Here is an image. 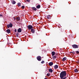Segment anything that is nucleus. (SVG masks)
Wrapping results in <instances>:
<instances>
[{
	"label": "nucleus",
	"instance_id": "39448f33",
	"mask_svg": "<svg viewBox=\"0 0 79 79\" xmlns=\"http://www.w3.org/2000/svg\"><path fill=\"white\" fill-rule=\"evenodd\" d=\"M37 59L39 61H40L41 60V57L40 56H37Z\"/></svg>",
	"mask_w": 79,
	"mask_h": 79
},
{
	"label": "nucleus",
	"instance_id": "2eb2a0df",
	"mask_svg": "<svg viewBox=\"0 0 79 79\" xmlns=\"http://www.w3.org/2000/svg\"><path fill=\"white\" fill-rule=\"evenodd\" d=\"M51 53L52 54V56H54L55 54V52H51Z\"/></svg>",
	"mask_w": 79,
	"mask_h": 79
},
{
	"label": "nucleus",
	"instance_id": "6e6552de",
	"mask_svg": "<svg viewBox=\"0 0 79 79\" xmlns=\"http://www.w3.org/2000/svg\"><path fill=\"white\" fill-rule=\"evenodd\" d=\"M31 32L32 33H34L35 31L34 29H31Z\"/></svg>",
	"mask_w": 79,
	"mask_h": 79
},
{
	"label": "nucleus",
	"instance_id": "7ed1b4c3",
	"mask_svg": "<svg viewBox=\"0 0 79 79\" xmlns=\"http://www.w3.org/2000/svg\"><path fill=\"white\" fill-rule=\"evenodd\" d=\"M73 48H78V46L76 44H73L72 45Z\"/></svg>",
	"mask_w": 79,
	"mask_h": 79
},
{
	"label": "nucleus",
	"instance_id": "ddd939ff",
	"mask_svg": "<svg viewBox=\"0 0 79 79\" xmlns=\"http://www.w3.org/2000/svg\"><path fill=\"white\" fill-rule=\"evenodd\" d=\"M53 70H52V69H49V72L50 73H52Z\"/></svg>",
	"mask_w": 79,
	"mask_h": 79
},
{
	"label": "nucleus",
	"instance_id": "0eeeda50",
	"mask_svg": "<svg viewBox=\"0 0 79 79\" xmlns=\"http://www.w3.org/2000/svg\"><path fill=\"white\" fill-rule=\"evenodd\" d=\"M22 29L21 28H19V29H18L17 30V31L18 32L20 33V32H21L22 31Z\"/></svg>",
	"mask_w": 79,
	"mask_h": 79
},
{
	"label": "nucleus",
	"instance_id": "bb28decb",
	"mask_svg": "<svg viewBox=\"0 0 79 79\" xmlns=\"http://www.w3.org/2000/svg\"><path fill=\"white\" fill-rule=\"evenodd\" d=\"M71 53H73V54H75V52L74 51L71 52Z\"/></svg>",
	"mask_w": 79,
	"mask_h": 79
},
{
	"label": "nucleus",
	"instance_id": "5701e85b",
	"mask_svg": "<svg viewBox=\"0 0 79 79\" xmlns=\"http://www.w3.org/2000/svg\"><path fill=\"white\" fill-rule=\"evenodd\" d=\"M16 35H17V37H19V33L18 32H17V33L16 34Z\"/></svg>",
	"mask_w": 79,
	"mask_h": 79
},
{
	"label": "nucleus",
	"instance_id": "c756f323",
	"mask_svg": "<svg viewBox=\"0 0 79 79\" xmlns=\"http://www.w3.org/2000/svg\"><path fill=\"white\" fill-rule=\"evenodd\" d=\"M14 20H16V18H15V17H14Z\"/></svg>",
	"mask_w": 79,
	"mask_h": 79
},
{
	"label": "nucleus",
	"instance_id": "f257e3e1",
	"mask_svg": "<svg viewBox=\"0 0 79 79\" xmlns=\"http://www.w3.org/2000/svg\"><path fill=\"white\" fill-rule=\"evenodd\" d=\"M66 71H62V72L60 75V78H63L64 77L66 76Z\"/></svg>",
	"mask_w": 79,
	"mask_h": 79
},
{
	"label": "nucleus",
	"instance_id": "7c9ffc66",
	"mask_svg": "<svg viewBox=\"0 0 79 79\" xmlns=\"http://www.w3.org/2000/svg\"><path fill=\"white\" fill-rule=\"evenodd\" d=\"M15 32L17 31V29H16L15 30Z\"/></svg>",
	"mask_w": 79,
	"mask_h": 79
},
{
	"label": "nucleus",
	"instance_id": "cd10ccee",
	"mask_svg": "<svg viewBox=\"0 0 79 79\" xmlns=\"http://www.w3.org/2000/svg\"><path fill=\"white\" fill-rule=\"evenodd\" d=\"M48 70V69H45V72H46V71H47Z\"/></svg>",
	"mask_w": 79,
	"mask_h": 79
},
{
	"label": "nucleus",
	"instance_id": "aec40b11",
	"mask_svg": "<svg viewBox=\"0 0 79 79\" xmlns=\"http://www.w3.org/2000/svg\"><path fill=\"white\" fill-rule=\"evenodd\" d=\"M50 15H48L47 17V18L48 19H49L50 18Z\"/></svg>",
	"mask_w": 79,
	"mask_h": 79
},
{
	"label": "nucleus",
	"instance_id": "b1692460",
	"mask_svg": "<svg viewBox=\"0 0 79 79\" xmlns=\"http://www.w3.org/2000/svg\"><path fill=\"white\" fill-rule=\"evenodd\" d=\"M22 9H24V8H25V7L24 6H22Z\"/></svg>",
	"mask_w": 79,
	"mask_h": 79
},
{
	"label": "nucleus",
	"instance_id": "1a4fd4ad",
	"mask_svg": "<svg viewBox=\"0 0 79 79\" xmlns=\"http://www.w3.org/2000/svg\"><path fill=\"white\" fill-rule=\"evenodd\" d=\"M11 3L13 4H15L16 3V2L14 0H11Z\"/></svg>",
	"mask_w": 79,
	"mask_h": 79
},
{
	"label": "nucleus",
	"instance_id": "9d476101",
	"mask_svg": "<svg viewBox=\"0 0 79 79\" xmlns=\"http://www.w3.org/2000/svg\"><path fill=\"white\" fill-rule=\"evenodd\" d=\"M6 32L8 33H10L11 31L10 29H8L6 30Z\"/></svg>",
	"mask_w": 79,
	"mask_h": 79
},
{
	"label": "nucleus",
	"instance_id": "4be33fe9",
	"mask_svg": "<svg viewBox=\"0 0 79 79\" xmlns=\"http://www.w3.org/2000/svg\"><path fill=\"white\" fill-rule=\"evenodd\" d=\"M50 74H49V73H47V76H48V77H49L50 76Z\"/></svg>",
	"mask_w": 79,
	"mask_h": 79
},
{
	"label": "nucleus",
	"instance_id": "f3484780",
	"mask_svg": "<svg viewBox=\"0 0 79 79\" xmlns=\"http://www.w3.org/2000/svg\"><path fill=\"white\" fill-rule=\"evenodd\" d=\"M32 9L33 10L36 11L37 10V9L36 8H35L34 7H32Z\"/></svg>",
	"mask_w": 79,
	"mask_h": 79
},
{
	"label": "nucleus",
	"instance_id": "72a5a7b5",
	"mask_svg": "<svg viewBox=\"0 0 79 79\" xmlns=\"http://www.w3.org/2000/svg\"><path fill=\"white\" fill-rule=\"evenodd\" d=\"M61 79H64L63 78H60Z\"/></svg>",
	"mask_w": 79,
	"mask_h": 79
},
{
	"label": "nucleus",
	"instance_id": "9b49d317",
	"mask_svg": "<svg viewBox=\"0 0 79 79\" xmlns=\"http://www.w3.org/2000/svg\"><path fill=\"white\" fill-rule=\"evenodd\" d=\"M48 64L50 66H52L53 65V62H50Z\"/></svg>",
	"mask_w": 79,
	"mask_h": 79
},
{
	"label": "nucleus",
	"instance_id": "473e14b6",
	"mask_svg": "<svg viewBox=\"0 0 79 79\" xmlns=\"http://www.w3.org/2000/svg\"><path fill=\"white\" fill-rule=\"evenodd\" d=\"M63 79H66V77H65L64 78H63Z\"/></svg>",
	"mask_w": 79,
	"mask_h": 79
},
{
	"label": "nucleus",
	"instance_id": "412c9836",
	"mask_svg": "<svg viewBox=\"0 0 79 79\" xmlns=\"http://www.w3.org/2000/svg\"><path fill=\"white\" fill-rule=\"evenodd\" d=\"M52 58L54 59H56V56H53L52 57Z\"/></svg>",
	"mask_w": 79,
	"mask_h": 79
},
{
	"label": "nucleus",
	"instance_id": "20e7f679",
	"mask_svg": "<svg viewBox=\"0 0 79 79\" xmlns=\"http://www.w3.org/2000/svg\"><path fill=\"white\" fill-rule=\"evenodd\" d=\"M28 29L29 30V29H32L33 28V26L32 25H29L27 26Z\"/></svg>",
	"mask_w": 79,
	"mask_h": 79
},
{
	"label": "nucleus",
	"instance_id": "6ab92c4d",
	"mask_svg": "<svg viewBox=\"0 0 79 79\" xmlns=\"http://www.w3.org/2000/svg\"><path fill=\"white\" fill-rule=\"evenodd\" d=\"M20 5H21V3L20 2L18 3V7L20 6Z\"/></svg>",
	"mask_w": 79,
	"mask_h": 79
},
{
	"label": "nucleus",
	"instance_id": "c85d7f7f",
	"mask_svg": "<svg viewBox=\"0 0 79 79\" xmlns=\"http://www.w3.org/2000/svg\"><path fill=\"white\" fill-rule=\"evenodd\" d=\"M26 1H27V2H30V0H26Z\"/></svg>",
	"mask_w": 79,
	"mask_h": 79
},
{
	"label": "nucleus",
	"instance_id": "c9c22d12",
	"mask_svg": "<svg viewBox=\"0 0 79 79\" xmlns=\"http://www.w3.org/2000/svg\"><path fill=\"white\" fill-rule=\"evenodd\" d=\"M78 62H79V60H78Z\"/></svg>",
	"mask_w": 79,
	"mask_h": 79
},
{
	"label": "nucleus",
	"instance_id": "f704fd0d",
	"mask_svg": "<svg viewBox=\"0 0 79 79\" xmlns=\"http://www.w3.org/2000/svg\"><path fill=\"white\" fill-rule=\"evenodd\" d=\"M44 79H48V78H45Z\"/></svg>",
	"mask_w": 79,
	"mask_h": 79
},
{
	"label": "nucleus",
	"instance_id": "f8f14e48",
	"mask_svg": "<svg viewBox=\"0 0 79 79\" xmlns=\"http://www.w3.org/2000/svg\"><path fill=\"white\" fill-rule=\"evenodd\" d=\"M67 57H63V59L62 60V61H65L67 60Z\"/></svg>",
	"mask_w": 79,
	"mask_h": 79
},
{
	"label": "nucleus",
	"instance_id": "dca6fc26",
	"mask_svg": "<svg viewBox=\"0 0 79 79\" xmlns=\"http://www.w3.org/2000/svg\"><path fill=\"white\" fill-rule=\"evenodd\" d=\"M40 7V5H38L37 6H36V8L38 9H39Z\"/></svg>",
	"mask_w": 79,
	"mask_h": 79
},
{
	"label": "nucleus",
	"instance_id": "423d86ee",
	"mask_svg": "<svg viewBox=\"0 0 79 79\" xmlns=\"http://www.w3.org/2000/svg\"><path fill=\"white\" fill-rule=\"evenodd\" d=\"M58 68V65H57V64L54 65V68L55 69H57Z\"/></svg>",
	"mask_w": 79,
	"mask_h": 79
},
{
	"label": "nucleus",
	"instance_id": "a878e982",
	"mask_svg": "<svg viewBox=\"0 0 79 79\" xmlns=\"http://www.w3.org/2000/svg\"><path fill=\"white\" fill-rule=\"evenodd\" d=\"M75 52H76L77 53V54L79 53V52L78 51H75Z\"/></svg>",
	"mask_w": 79,
	"mask_h": 79
},
{
	"label": "nucleus",
	"instance_id": "393cba45",
	"mask_svg": "<svg viewBox=\"0 0 79 79\" xmlns=\"http://www.w3.org/2000/svg\"><path fill=\"white\" fill-rule=\"evenodd\" d=\"M44 63V60L42 61L41 62V63L42 64Z\"/></svg>",
	"mask_w": 79,
	"mask_h": 79
},
{
	"label": "nucleus",
	"instance_id": "a211bd4d",
	"mask_svg": "<svg viewBox=\"0 0 79 79\" xmlns=\"http://www.w3.org/2000/svg\"><path fill=\"white\" fill-rule=\"evenodd\" d=\"M74 71H75V72L77 73L78 72V71L77 69H75L74 70Z\"/></svg>",
	"mask_w": 79,
	"mask_h": 79
},
{
	"label": "nucleus",
	"instance_id": "f03ea898",
	"mask_svg": "<svg viewBox=\"0 0 79 79\" xmlns=\"http://www.w3.org/2000/svg\"><path fill=\"white\" fill-rule=\"evenodd\" d=\"M6 27L8 28H10V27H13V25L11 23H10L9 24H7L6 25Z\"/></svg>",
	"mask_w": 79,
	"mask_h": 79
},
{
	"label": "nucleus",
	"instance_id": "2f4dec72",
	"mask_svg": "<svg viewBox=\"0 0 79 79\" xmlns=\"http://www.w3.org/2000/svg\"><path fill=\"white\" fill-rule=\"evenodd\" d=\"M3 15H0V17H2Z\"/></svg>",
	"mask_w": 79,
	"mask_h": 79
},
{
	"label": "nucleus",
	"instance_id": "4468645a",
	"mask_svg": "<svg viewBox=\"0 0 79 79\" xmlns=\"http://www.w3.org/2000/svg\"><path fill=\"white\" fill-rule=\"evenodd\" d=\"M16 21L18 22L20 20V17H16Z\"/></svg>",
	"mask_w": 79,
	"mask_h": 79
}]
</instances>
